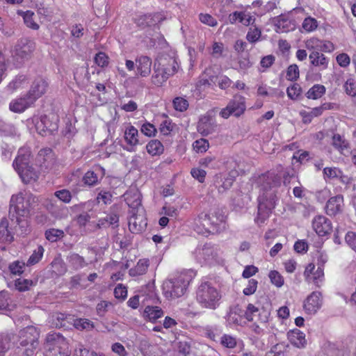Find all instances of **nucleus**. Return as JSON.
<instances>
[{
	"instance_id": "obj_37",
	"label": "nucleus",
	"mask_w": 356,
	"mask_h": 356,
	"mask_svg": "<svg viewBox=\"0 0 356 356\" xmlns=\"http://www.w3.org/2000/svg\"><path fill=\"white\" fill-rule=\"evenodd\" d=\"M325 92V87L321 84H315L306 93L308 99H319Z\"/></svg>"
},
{
	"instance_id": "obj_59",
	"label": "nucleus",
	"mask_w": 356,
	"mask_h": 356,
	"mask_svg": "<svg viewBox=\"0 0 356 356\" xmlns=\"http://www.w3.org/2000/svg\"><path fill=\"white\" fill-rule=\"evenodd\" d=\"M74 356H98V355L95 352L90 351L84 348L83 345L79 344L74 350Z\"/></svg>"
},
{
	"instance_id": "obj_34",
	"label": "nucleus",
	"mask_w": 356,
	"mask_h": 356,
	"mask_svg": "<svg viewBox=\"0 0 356 356\" xmlns=\"http://www.w3.org/2000/svg\"><path fill=\"white\" fill-rule=\"evenodd\" d=\"M211 121L209 116L202 117L197 123V131L203 136L209 134L213 129Z\"/></svg>"
},
{
	"instance_id": "obj_40",
	"label": "nucleus",
	"mask_w": 356,
	"mask_h": 356,
	"mask_svg": "<svg viewBox=\"0 0 356 356\" xmlns=\"http://www.w3.org/2000/svg\"><path fill=\"white\" fill-rule=\"evenodd\" d=\"M119 217L115 213H111L108 214L106 217L100 218L98 221L99 227H108L109 225H115L118 226Z\"/></svg>"
},
{
	"instance_id": "obj_17",
	"label": "nucleus",
	"mask_w": 356,
	"mask_h": 356,
	"mask_svg": "<svg viewBox=\"0 0 356 356\" xmlns=\"http://www.w3.org/2000/svg\"><path fill=\"white\" fill-rule=\"evenodd\" d=\"M126 203L131 209L130 212L137 211L143 208L141 204V194L136 188H131L124 194Z\"/></svg>"
},
{
	"instance_id": "obj_28",
	"label": "nucleus",
	"mask_w": 356,
	"mask_h": 356,
	"mask_svg": "<svg viewBox=\"0 0 356 356\" xmlns=\"http://www.w3.org/2000/svg\"><path fill=\"white\" fill-rule=\"evenodd\" d=\"M169 78V73L168 74V72H165V70L161 67L156 61H154L153 74L151 79L152 83L156 86H161Z\"/></svg>"
},
{
	"instance_id": "obj_63",
	"label": "nucleus",
	"mask_w": 356,
	"mask_h": 356,
	"mask_svg": "<svg viewBox=\"0 0 356 356\" xmlns=\"http://www.w3.org/2000/svg\"><path fill=\"white\" fill-rule=\"evenodd\" d=\"M344 88L348 95L351 97L356 95V83L353 79H348L344 84Z\"/></svg>"
},
{
	"instance_id": "obj_50",
	"label": "nucleus",
	"mask_w": 356,
	"mask_h": 356,
	"mask_svg": "<svg viewBox=\"0 0 356 356\" xmlns=\"http://www.w3.org/2000/svg\"><path fill=\"white\" fill-rule=\"evenodd\" d=\"M268 277L271 283L277 287H281L284 285V277L277 270H271L269 273Z\"/></svg>"
},
{
	"instance_id": "obj_48",
	"label": "nucleus",
	"mask_w": 356,
	"mask_h": 356,
	"mask_svg": "<svg viewBox=\"0 0 356 356\" xmlns=\"http://www.w3.org/2000/svg\"><path fill=\"white\" fill-rule=\"evenodd\" d=\"M74 325L78 330H91L93 328V323L86 318L74 320Z\"/></svg>"
},
{
	"instance_id": "obj_41",
	"label": "nucleus",
	"mask_w": 356,
	"mask_h": 356,
	"mask_svg": "<svg viewBox=\"0 0 356 356\" xmlns=\"http://www.w3.org/2000/svg\"><path fill=\"white\" fill-rule=\"evenodd\" d=\"M89 77L88 69L83 67L77 68L74 72V79L79 85L84 84L86 81L89 80Z\"/></svg>"
},
{
	"instance_id": "obj_19",
	"label": "nucleus",
	"mask_w": 356,
	"mask_h": 356,
	"mask_svg": "<svg viewBox=\"0 0 356 356\" xmlns=\"http://www.w3.org/2000/svg\"><path fill=\"white\" fill-rule=\"evenodd\" d=\"M34 49L35 43L33 41L26 38L21 39L15 46V56L22 59L28 58Z\"/></svg>"
},
{
	"instance_id": "obj_43",
	"label": "nucleus",
	"mask_w": 356,
	"mask_h": 356,
	"mask_svg": "<svg viewBox=\"0 0 356 356\" xmlns=\"http://www.w3.org/2000/svg\"><path fill=\"white\" fill-rule=\"evenodd\" d=\"M44 248L42 246L39 245L37 249H35L32 254L30 256L29 259L27 261V266H32L37 264L42 257L44 253Z\"/></svg>"
},
{
	"instance_id": "obj_14",
	"label": "nucleus",
	"mask_w": 356,
	"mask_h": 356,
	"mask_svg": "<svg viewBox=\"0 0 356 356\" xmlns=\"http://www.w3.org/2000/svg\"><path fill=\"white\" fill-rule=\"evenodd\" d=\"M220 75L221 71L219 67H213L206 69L199 83L200 85H218L220 88H222V79Z\"/></svg>"
},
{
	"instance_id": "obj_24",
	"label": "nucleus",
	"mask_w": 356,
	"mask_h": 356,
	"mask_svg": "<svg viewBox=\"0 0 356 356\" xmlns=\"http://www.w3.org/2000/svg\"><path fill=\"white\" fill-rule=\"evenodd\" d=\"M323 177L325 179H339L344 184H348L350 182V178L336 167L325 168L323 169Z\"/></svg>"
},
{
	"instance_id": "obj_2",
	"label": "nucleus",
	"mask_w": 356,
	"mask_h": 356,
	"mask_svg": "<svg viewBox=\"0 0 356 356\" xmlns=\"http://www.w3.org/2000/svg\"><path fill=\"white\" fill-rule=\"evenodd\" d=\"M195 277L191 270H184L171 275L163 283V296L168 300L181 297L186 292L188 286Z\"/></svg>"
},
{
	"instance_id": "obj_60",
	"label": "nucleus",
	"mask_w": 356,
	"mask_h": 356,
	"mask_svg": "<svg viewBox=\"0 0 356 356\" xmlns=\"http://www.w3.org/2000/svg\"><path fill=\"white\" fill-rule=\"evenodd\" d=\"M299 77V68L296 65H291L286 71V78L290 81H295Z\"/></svg>"
},
{
	"instance_id": "obj_21",
	"label": "nucleus",
	"mask_w": 356,
	"mask_h": 356,
	"mask_svg": "<svg viewBox=\"0 0 356 356\" xmlns=\"http://www.w3.org/2000/svg\"><path fill=\"white\" fill-rule=\"evenodd\" d=\"M344 206L343 197L341 195L330 197L325 207L326 213L329 216H335L343 211Z\"/></svg>"
},
{
	"instance_id": "obj_64",
	"label": "nucleus",
	"mask_w": 356,
	"mask_h": 356,
	"mask_svg": "<svg viewBox=\"0 0 356 356\" xmlns=\"http://www.w3.org/2000/svg\"><path fill=\"white\" fill-rule=\"evenodd\" d=\"M346 243L356 252V233L348 232L345 237Z\"/></svg>"
},
{
	"instance_id": "obj_52",
	"label": "nucleus",
	"mask_w": 356,
	"mask_h": 356,
	"mask_svg": "<svg viewBox=\"0 0 356 356\" xmlns=\"http://www.w3.org/2000/svg\"><path fill=\"white\" fill-rule=\"evenodd\" d=\"M10 338L8 334L0 335V356H4L10 348Z\"/></svg>"
},
{
	"instance_id": "obj_61",
	"label": "nucleus",
	"mask_w": 356,
	"mask_h": 356,
	"mask_svg": "<svg viewBox=\"0 0 356 356\" xmlns=\"http://www.w3.org/2000/svg\"><path fill=\"white\" fill-rule=\"evenodd\" d=\"M322 41L316 38H310L305 42V47L309 50L319 51Z\"/></svg>"
},
{
	"instance_id": "obj_33",
	"label": "nucleus",
	"mask_w": 356,
	"mask_h": 356,
	"mask_svg": "<svg viewBox=\"0 0 356 356\" xmlns=\"http://www.w3.org/2000/svg\"><path fill=\"white\" fill-rule=\"evenodd\" d=\"M67 261L74 270L83 268L88 265L85 259L76 253H70L67 257Z\"/></svg>"
},
{
	"instance_id": "obj_42",
	"label": "nucleus",
	"mask_w": 356,
	"mask_h": 356,
	"mask_svg": "<svg viewBox=\"0 0 356 356\" xmlns=\"http://www.w3.org/2000/svg\"><path fill=\"white\" fill-rule=\"evenodd\" d=\"M237 164L235 161H232L231 162L227 161V170H229L228 173V177L226 179L227 184L230 186L234 179L238 176V172L236 170Z\"/></svg>"
},
{
	"instance_id": "obj_51",
	"label": "nucleus",
	"mask_w": 356,
	"mask_h": 356,
	"mask_svg": "<svg viewBox=\"0 0 356 356\" xmlns=\"http://www.w3.org/2000/svg\"><path fill=\"white\" fill-rule=\"evenodd\" d=\"M261 35V31L257 27H251L247 33L246 39L248 42L254 43L259 40Z\"/></svg>"
},
{
	"instance_id": "obj_47",
	"label": "nucleus",
	"mask_w": 356,
	"mask_h": 356,
	"mask_svg": "<svg viewBox=\"0 0 356 356\" xmlns=\"http://www.w3.org/2000/svg\"><path fill=\"white\" fill-rule=\"evenodd\" d=\"M24 262L15 261L9 264L8 268L11 274L19 275L24 272Z\"/></svg>"
},
{
	"instance_id": "obj_26",
	"label": "nucleus",
	"mask_w": 356,
	"mask_h": 356,
	"mask_svg": "<svg viewBox=\"0 0 356 356\" xmlns=\"http://www.w3.org/2000/svg\"><path fill=\"white\" fill-rule=\"evenodd\" d=\"M124 137L127 145L130 146L127 150L134 151V147L139 144L138 129L132 125L129 126L124 131Z\"/></svg>"
},
{
	"instance_id": "obj_54",
	"label": "nucleus",
	"mask_w": 356,
	"mask_h": 356,
	"mask_svg": "<svg viewBox=\"0 0 356 356\" xmlns=\"http://www.w3.org/2000/svg\"><path fill=\"white\" fill-rule=\"evenodd\" d=\"M317 26V21L311 17L305 18L302 24V29L307 32H312L314 31Z\"/></svg>"
},
{
	"instance_id": "obj_35",
	"label": "nucleus",
	"mask_w": 356,
	"mask_h": 356,
	"mask_svg": "<svg viewBox=\"0 0 356 356\" xmlns=\"http://www.w3.org/2000/svg\"><path fill=\"white\" fill-rule=\"evenodd\" d=\"M17 14L22 16L24 19V24L27 27L32 29L33 30H38L39 29V25L33 20L34 13L31 10H18Z\"/></svg>"
},
{
	"instance_id": "obj_1",
	"label": "nucleus",
	"mask_w": 356,
	"mask_h": 356,
	"mask_svg": "<svg viewBox=\"0 0 356 356\" xmlns=\"http://www.w3.org/2000/svg\"><path fill=\"white\" fill-rule=\"evenodd\" d=\"M38 201V198L28 192H20L11 197L10 202V216L12 220L15 218V222L22 227L27 226V222L21 218L29 217L31 210L33 209Z\"/></svg>"
},
{
	"instance_id": "obj_11",
	"label": "nucleus",
	"mask_w": 356,
	"mask_h": 356,
	"mask_svg": "<svg viewBox=\"0 0 356 356\" xmlns=\"http://www.w3.org/2000/svg\"><path fill=\"white\" fill-rule=\"evenodd\" d=\"M129 218V230L134 234H138L144 231L147 227V219L144 208H139L137 211L130 212Z\"/></svg>"
},
{
	"instance_id": "obj_9",
	"label": "nucleus",
	"mask_w": 356,
	"mask_h": 356,
	"mask_svg": "<svg viewBox=\"0 0 356 356\" xmlns=\"http://www.w3.org/2000/svg\"><path fill=\"white\" fill-rule=\"evenodd\" d=\"M32 122L36 131L42 136L50 135L58 129L57 123L52 122L49 117L46 115L33 116Z\"/></svg>"
},
{
	"instance_id": "obj_3",
	"label": "nucleus",
	"mask_w": 356,
	"mask_h": 356,
	"mask_svg": "<svg viewBox=\"0 0 356 356\" xmlns=\"http://www.w3.org/2000/svg\"><path fill=\"white\" fill-rule=\"evenodd\" d=\"M39 331L34 326H28L19 331V346L15 350L17 356H32L38 347Z\"/></svg>"
},
{
	"instance_id": "obj_39",
	"label": "nucleus",
	"mask_w": 356,
	"mask_h": 356,
	"mask_svg": "<svg viewBox=\"0 0 356 356\" xmlns=\"http://www.w3.org/2000/svg\"><path fill=\"white\" fill-rule=\"evenodd\" d=\"M147 152L152 156L159 155L163 152V146L158 140H152L146 145Z\"/></svg>"
},
{
	"instance_id": "obj_16",
	"label": "nucleus",
	"mask_w": 356,
	"mask_h": 356,
	"mask_svg": "<svg viewBox=\"0 0 356 356\" xmlns=\"http://www.w3.org/2000/svg\"><path fill=\"white\" fill-rule=\"evenodd\" d=\"M155 61L165 72H169V76L174 75L179 69V65L175 57L163 54L159 56Z\"/></svg>"
},
{
	"instance_id": "obj_10",
	"label": "nucleus",
	"mask_w": 356,
	"mask_h": 356,
	"mask_svg": "<svg viewBox=\"0 0 356 356\" xmlns=\"http://www.w3.org/2000/svg\"><path fill=\"white\" fill-rule=\"evenodd\" d=\"M218 221V222H211L210 218L204 215V217H199L195 220L194 230L200 234L220 232L222 220Z\"/></svg>"
},
{
	"instance_id": "obj_38",
	"label": "nucleus",
	"mask_w": 356,
	"mask_h": 356,
	"mask_svg": "<svg viewBox=\"0 0 356 356\" xmlns=\"http://www.w3.org/2000/svg\"><path fill=\"white\" fill-rule=\"evenodd\" d=\"M332 145L339 149L340 152L345 154V152H348V142L339 134H334L332 137Z\"/></svg>"
},
{
	"instance_id": "obj_45",
	"label": "nucleus",
	"mask_w": 356,
	"mask_h": 356,
	"mask_svg": "<svg viewBox=\"0 0 356 356\" xmlns=\"http://www.w3.org/2000/svg\"><path fill=\"white\" fill-rule=\"evenodd\" d=\"M174 108L179 112H184L188 108V102L184 97H177L172 102Z\"/></svg>"
},
{
	"instance_id": "obj_62",
	"label": "nucleus",
	"mask_w": 356,
	"mask_h": 356,
	"mask_svg": "<svg viewBox=\"0 0 356 356\" xmlns=\"http://www.w3.org/2000/svg\"><path fill=\"white\" fill-rule=\"evenodd\" d=\"M140 131L145 136L152 137L155 136L156 129L152 124L149 122H145L142 125Z\"/></svg>"
},
{
	"instance_id": "obj_31",
	"label": "nucleus",
	"mask_w": 356,
	"mask_h": 356,
	"mask_svg": "<svg viewBox=\"0 0 356 356\" xmlns=\"http://www.w3.org/2000/svg\"><path fill=\"white\" fill-rule=\"evenodd\" d=\"M13 234L8 226V221L3 218L0 222V242L6 243L13 241Z\"/></svg>"
},
{
	"instance_id": "obj_30",
	"label": "nucleus",
	"mask_w": 356,
	"mask_h": 356,
	"mask_svg": "<svg viewBox=\"0 0 356 356\" xmlns=\"http://www.w3.org/2000/svg\"><path fill=\"white\" fill-rule=\"evenodd\" d=\"M164 314L163 309L158 306H147L143 312L145 318L151 322H156Z\"/></svg>"
},
{
	"instance_id": "obj_46",
	"label": "nucleus",
	"mask_w": 356,
	"mask_h": 356,
	"mask_svg": "<svg viewBox=\"0 0 356 356\" xmlns=\"http://www.w3.org/2000/svg\"><path fill=\"white\" fill-rule=\"evenodd\" d=\"M56 321H58L55 323L56 327H68L73 318L70 315L60 313L56 314Z\"/></svg>"
},
{
	"instance_id": "obj_32",
	"label": "nucleus",
	"mask_w": 356,
	"mask_h": 356,
	"mask_svg": "<svg viewBox=\"0 0 356 356\" xmlns=\"http://www.w3.org/2000/svg\"><path fill=\"white\" fill-rule=\"evenodd\" d=\"M149 266V261L148 259H140L136 265L129 270V275L132 277L143 275L146 273Z\"/></svg>"
},
{
	"instance_id": "obj_18",
	"label": "nucleus",
	"mask_w": 356,
	"mask_h": 356,
	"mask_svg": "<svg viewBox=\"0 0 356 356\" xmlns=\"http://www.w3.org/2000/svg\"><path fill=\"white\" fill-rule=\"evenodd\" d=\"M35 102L26 94L20 97L13 99L9 104V109L17 113H23L26 109L32 106Z\"/></svg>"
},
{
	"instance_id": "obj_23",
	"label": "nucleus",
	"mask_w": 356,
	"mask_h": 356,
	"mask_svg": "<svg viewBox=\"0 0 356 356\" xmlns=\"http://www.w3.org/2000/svg\"><path fill=\"white\" fill-rule=\"evenodd\" d=\"M152 60L146 56H139L136 59L137 75L142 77H147L151 73Z\"/></svg>"
},
{
	"instance_id": "obj_44",
	"label": "nucleus",
	"mask_w": 356,
	"mask_h": 356,
	"mask_svg": "<svg viewBox=\"0 0 356 356\" xmlns=\"http://www.w3.org/2000/svg\"><path fill=\"white\" fill-rule=\"evenodd\" d=\"M46 238L51 242H56L64 236V232L61 229H49L45 232Z\"/></svg>"
},
{
	"instance_id": "obj_25",
	"label": "nucleus",
	"mask_w": 356,
	"mask_h": 356,
	"mask_svg": "<svg viewBox=\"0 0 356 356\" xmlns=\"http://www.w3.org/2000/svg\"><path fill=\"white\" fill-rule=\"evenodd\" d=\"M275 27L277 33H287L295 29V24L289 17L280 15L275 19Z\"/></svg>"
},
{
	"instance_id": "obj_55",
	"label": "nucleus",
	"mask_w": 356,
	"mask_h": 356,
	"mask_svg": "<svg viewBox=\"0 0 356 356\" xmlns=\"http://www.w3.org/2000/svg\"><path fill=\"white\" fill-rule=\"evenodd\" d=\"M54 195L60 201L64 203H70L72 200V194L71 193L66 189H62L59 191H56L54 193Z\"/></svg>"
},
{
	"instance_id": "obj_29",
	"label": "nucleus",
	"mask_w": 356,
	"mask_h": 356,
	"mask_svg": "<svg viewBox=\"0 0 356 356\" xmlns=\"http://www.w3.org/2000/svg\"><path fill=\"white\" fill-rule=\"evenodd\" d=\"M290 342L298 348H303L307 343L305 334L298 329H294L288 333Z\"/></svg>"
},
{
	"instance_id": "obj_5",
	"label": "nucleus",
	"mask_w": 356,
	"mask_h": 356,
	"mask_svg": "<svg viewBox=\"0 0 356 356\" xmlns=\"http://www.w3.org/2000/svg\"><path fill=\"white\" fill-rule=\"evenodd\" d=\"M45 356H69L68 342L59 333H49L44 343Z\"/></svg>"
},
{
	"instance_id": "obj_20",
	"label": "nucleus",
	"mask_w": 356,
	"mask_h": 356,
	"mask_svg": "<svg viewBox=\"0 0 356 356\" xmlns=\"http://www.w3.org/2000/svg\"><path fill=\"white\" fill-rule=\"evenodd\" d=\"M55 161L54 154L51 148L46 147L40 149L36 157V163L42 168L47 169L51 167Z\"/></svg>"
},
{
	"instance_id": "obj_58",
	"label": "nucleus",
	"mask_w": 356,
	"mask_h": 356,
	"mask_svg": "<svg viewBox=\"0 0 356 356\" xmlns=\"http://www.w3.org/2000/svg\"><path fill=\"white\" fill-rule=\"evenodd\" d=\"M112 200V195L110 192L106 191H101L97 197V201L99 203H103L104 204H108L111 202Z\"/></svg>"
},
{
	"instance_id": "obj_12",
	"label": "nucleus",
	"mask_w": 356,
	"mask_h": 356,
	"mask_svg": "<svg viewBox=\"0 0 356 356\" xmlns=\"http://www.w3.org/2000/svg\"><path fill=\"white\" fill-rule=\"evenodd\" d=\"M245 110V98L242 96H235L224 108V118L230 115L239 117Z\"/></svg>"
},
{
	"instance_id": "obj_56",
	"label": "nucleus",
	"mask_w": 356,
	"mask_h": 356,
	"mask_svg": "<svg viewBox=\"0 0 356 356\" xmlns=\"http://www.w3.org/2000/svg\"><path fill=\"white\" fill-rule=\"evenodd\" d=\"M85 184L88 186H94L98 182V177L93 171H88L83 177Z\"/></svg>"
},
{
	"instance_id": "obj_22",
	"label": "nucleus",
	"mask_w": 356,
	"mask_h": 356,
	"mask_svg": "<svg viewBox=\"0 0 356 356\" xmlns=\"http://www.w3.org/2000/svg\"><path fill=\"white\" fill-rule=\"evenodd\" d=\"M48 86L47 82L42 79H35L26 93L31 99L35 102L38 98L46 92Z\"/></svg>"
},
{
	"instance_id": "obj_49",
	"label": "nucleus",
	"mask_w": 356,
	"mask_h": 356,
	"mask_svg": "<svg viewBox=\"0 0 356 356\" xmlns=\"http://www.w3.org/2000/svg\"><path fill=\"white\" fill-rule=\"evenodd\" d=\"M209 143L206 139L200 138L193 143V149L197 153H204L209 148Z\"/></svg>"
},
{
	"instance_id": "obj_15",
	"label": "nucleus",
	"mask_w": 356,
	"mask_h": 356,
	"mask_svg": "<svg viewBox=\"0 0 356 356\" xmlns=\"http://www.w3.org/2000/svg\"><path fill=\"white\" fill-rule=\"evenodd\" d=\"M312 227L321 236L329 234L332 229L331 221L323 216H317L313 219Z\"/></svg>"
},
{
	"instance_id": "obj_8",
	"label": "nucleus",
	"mask_w": 356,
	"mask_h": 356,
	"mask_svg": "<svg viewBox=\"0 0 356 356\" xmlns=\"http://www.w3.org/2000/svg\"><path fill=\"white\" fill-rule=\"evenodd\" d=\"M219 250L220 249L215 245L205 243L196 248L194 256L199 263L212 265L217 262Z\"/></svg>"
},
{
	"instance_id": "obj_4",
	"label": "nucleus",
	"mask_w": 356,
	"mask_h": 356,
	"mask_svg": "<svg viewBox=\"0 0 356 356\" xmlns=\"http://www.w3.org/2000/svg\"><path fill=\"white\" fill-rule=\"evenodd\" d=\"M30 151L26 148H20L13 163L14 169L26 184L36 181L38 178V170L30 165Z\"/></svg>"
},
{
	"instance_id": "obj_53",
	"label": "nucleus",
	"mask_w": 356,
	"mask_h": 356,
	"mask_svg": "<svg viewBox=\"0 0 356 356\" xmlns=\"http://www.w3.org/2000/svg\"><path fill=\"white\" fill-rule=\"evenodd\" d=\"M302 92L301 87L298 83H294L287 88L286 93L288 97L293 99H297Z\"/></svg>"
},
{
	"instance_id": "obj_27",
	"label": "nucleus",
	"mask_w": 356,
	"mask_h": 356,
	"mask_svg": "<svg viewBox=\"0 0 356 356\" xmlns=\"http://www.w3.org/2000/svg\"><path fill=\"white\" fill-rule=\"evenodd\" d=\"M309 58L311 64L318 67L321 70H326L328 67L330 59L318 51H312Z\"/></svg>"
},
{
	"instance_id": "obj_36",
	"label": "nucleus",
	"mask_w": 356,
	"mask_h": 356,
	"mask_svg": "<svg viewBox=\"0 0 356 356\" xmlns=\"http://www.w3.org/2000/svg\"><path fill=\"white\" fill-rule=\"evenodd\" d=\"M37 283V281L24 279V278H18L15 281V286L16 289L20 292H24L30 290V289L35 286Z\"/></svg>"
},
{
	"instance_id": "obj_7",
	"label": "nucleus",
	"mask_w": 356,
	"mask_h": 356,
	"mask_svg": "<svg viewBox=\"0 0 356 356\" xmlns=\"http://www.w3.org/2000/svg\"><path fill=\"white\" fill-rule=\"evenodd\" d=\"M258 212L254 222L259 225L264 224L275 207V200L273 193L260 195L258 198Z\"/></svg>"
},
{
	"instance_id": "obj_57",
	"label": "nucleus",
	"mask_w": 356,
	"mask_h": 356,
	"mask_svg": "<svg viewBox=\"0 0 356 356\" xmlns=\"http://www.w3.org/2000/svg\"><path fill=\"white\" fill-rule=\"evenodd\" d=\"M239 310L238 307H234L230 309L227 314V321L229 323L238 324L239 323L241 319V316L238 314Z\"/></svg>"
},
{
	"instance_id": "obj_6",
	"label": "nucleus",
	"mask_w": 356,
	"mask_h": 356,
	"mask_svg": "<svg viewBox=\"0 0 356 356\" xmlns=\"http://www.w3.org/2000/svg\"><path fill=\"white\" fill-rule=\"evenodd\" d=\"M196 298L203 307L215 309L219 305L220 295L216 288L204 282L198 287Z\"/></svg>"
},
{
	"instance_id": "obj_13",
	"label": "nucleus",
	"mask_w": 356,
	"mask_h": 356,
	"mask_svg": "<svg viewBox=\"0 0 356 356\" xmlns=\"http://www.w3.org/2000/svg\"><path fill=\"white\" fill-rule=\"evenodd\" d=\"M323 298L318 291H314L309 295L303 303V309L307 314H315L322 307Z\"/></svg>"
}]
</instances>
